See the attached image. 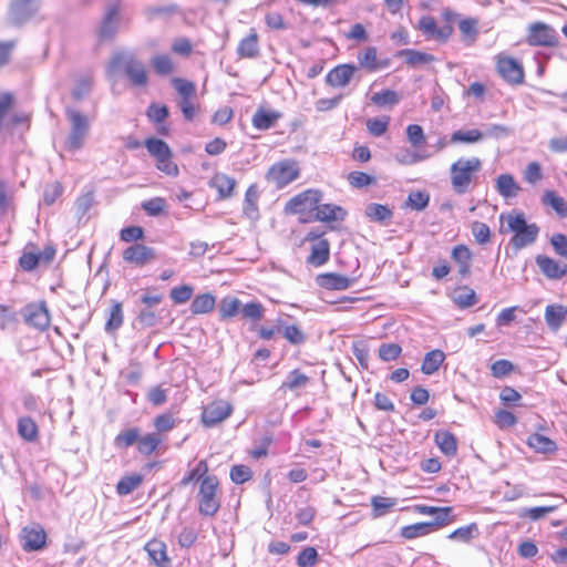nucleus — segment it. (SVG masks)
<instances>
[{"mask_svg":"<svg viewBox=\"0 0 567 567\" xmlns=\"http://www.w3.org/2000/svg\"><path fill=\"white\" fill-rule=\"evenodd\" d=\"M192 483L198 484V513L205 517H214L221 507L223 489L219 477L210 473L207 460H199L179 482L184 487Z\"/></svg>","mask_w":567,"mask_h":567,"instance_id":"nucleus-1","label":"nucleus"},{"mask_svg":"<svg viewBox=\"0 0 567 567\" xmlns=\"http://www.w3.org/2000/svg\"><path fill=\"white\" fill-rule=\"evenodd\" d=\"M499 221L498 233L501 235L512 234L509 246L514 251H519L536 243L540 229L535 223L529 224L523 212L503 213L499 216Z\"/></svg>","mask_w":567,"mask_h":567,"instance_id":"nucleus-2","label":"nucleus"},{"mask_svg":"<svg viewBox=\"0 0 567 567\" xmlns=\"http://www.w3.org/2000/svg\"><path fill=\"white\" fill-rule=\"evenodd\" d=\"M483 163L478 157H460L450 167L451 186L456 194L467 193L475 184Z\"/></svg>","mask_w":567,"mask_h":567,"instance_id":"nucleus-3","label":"nucleus"},{"mask_svg":"<svg viewBox=\"0 0 567 567\" xmlns=\"http://www.w3.org/2000/svg\"><path fill=\"white\" fill-rule=\"evenodd\" d=\"M155 434H141V430L136 426L122 430L114 437V445L117 449L125 450L135 445L138 454L151 456L158 452V440Z\"/></svg>","mask_w":567,"mask_h":567,"instance_id":"nucleus-4","label":"nucleus"},{"mask_svg":"<svg viewBox=\"0 0 567 567\" xmlns=\"http://www.w3.org/2000/svg\"><path fill=\"white\" fill-rule=\"evenodd\" d=\"M323 193L317 188H308L291 197L285 206V212L298 215L302 223L311 221L317 206L322 202Z\"/></svg>","mask_w":567,"mask_h":567,"instance_id":"nucleus-5","label":"nucleus"},{"mask_svg":"<svg viewBox=\"0 0 567 567\" xmlns=\"http://www.w3.org/2000/svg\"><path fill=\"white\" fill-rule=\"evenodd\" d=\"M303 245H308V256L306 264L316 268L324 266L330 260V241L326 237V231L318 227L311 228L302 239Z\"/></svg>","mask_w":567,"mask_h":567,"instance_id":"nucleus-6","label":"nucleus"},{"mask_svg":"<svg viewBox=\"0 0 567 567\" xmlns=\"http://www.w3.org/2000/svg\"><path fill=\"white\" fill-rule=\"evenodd\" d=\"M442 19L444 24L437 25V22L432 16H422L417 22V30L422 32L427 39H434L439 42H446L453 34V23L457 19V13L450 8L443 9Z\"/></svg>","mask_w":567,"mask_h":567,"instance_id":"nucleus-7","label":"nucleus"},{"mask_svg":"<svg viewBox=\"0 0 567 567\" xmlns=\"http://www.w3.org/2000/svg\"><path fill=\"white\" fill-rule=\"evenodd\" d=\"M144 146L155 159V166L159 172L172 177L179 174L178 165L173 161V152L165 141L157 137H147L144 141Z\"/></svg>","mask_w":567,"mask_h":567,"instance_id":"nucleus-8","label":"nucleus"},{"mask_svg":"<svg viewBox=\"0 0 567 567\" xmlns=\"http://www.w3.org/2000/svg\"><path fill=\"white\" fill-rule=\"evenodd\" d=\"M121 64L124 65L125 76L133 87H146L148 85V72L142 61L133 56L125 59L122 53H115L110 60V68L116 69Z\"/></svg>","mask_w":567,"mask_h":567,"instance_id":"nucleus-9","label":"nucleus"},{"mask_svg":"<svg viewBox=\"0 0 567 567\" xmlns=\"http://www.w3.org/2000/svg\"><path fill=\"white\" fill-rule=\"evenodd\" d=\"M300 176L298 161L286 158L274 163L266 173L268 183L275 185L278 189L286 187Z\"/></svg>","mask_w":567,"mask_h":567,"instance_id":"nucleus-10","label":"nucleus"},{"mask_svg":"<svg viewBox=\"0 0 567 567\" xmlns=\"http://www.w3.org/2000/svg\"><path fill=\"white\" fill-rule=\"evenodd\" d=\"M495 69L497 74L511 85H519L524 82L525 72L522 62L505 52L495 55Z\"/></svg>","mask_w":567,"mask_h":567,"instance_id":"nucleus-11","label":"nucleus"},{"mask_svg":"<svg viewBox=\"0 0 567 567\" xmlns=\"http://www.w3.org/2000/svg\"><path fill=\"white\" fill-rule=\"evenodd\" d=\"M234 412L233 404L224 399H215L207 403L200 414L205 427H214L227 420Z\"/></svg>","mask_w":567,"mask_h":567,"instance_id":"nucleus-12","label":"nucleus"},{"mask_svg":"<svg viewBox=\"0 0 567 567\" xmlns=\"http://www.w3.org/2000/svg\"><path fill=\"white\" fill-rule=\"evenodd\" d=\"M526 42L530 47L555 48L559 43L557 32L553 27L544 22L529 24Z\"/></svg>","mask_w":567,"mask_h":567,"instance_id":"nucleus-13","label":"nucleus"},{"mask_svg":"<svg viewBox=\"0 0 567 567\" xmlns=\"http://www.w3.org/2000/svg\"><path fill=\"white\" fill-rule=\"evenodd\" d=\"M66 114L71 123L68 146L70 150H79L83 146L84 140L90 130L87 117L75 110H70Z\"/></svg>","mask_w":567,"mask_h":567,"instance_id":"nucleus-14","label":"nucleus"},{"mask_svg":"<svg viewBox=\"0 0 567 567\" xmlns=\"http://www.w3.org/2000/svg\"><path fill=\"white\" fill-rule=\"evenodd\" d=\"M358 69L368 73H374L389 68L390 60L381 58L379 50L374 45H367L357 53Z\"/></svg>","mask_w":567,"mask_h":567,"instance_id":"nucleus-15","label":"nucleus"},{"mask_svg":"<svg viewBox=\"0 0 567 567\" xmlns=\"http://www.w3.org/2000/svg\"><path fill=\"white\" fill-rule=\"evenodd\" d=\"M24 321L40 331H44L50 327L51 316L45 301L32 302L23 309Z\"/></svg>","mask_w":567,"mask_h":567,"instance_id":"nucleus-16","label":"nucleus"},{"mask_svg":"<svg viewBox=\"0 0 567 567\" xmlns=\"http://www.w3.org/2000/svg\"><path fill=\"white\" fill-rule=\"evenodd\" d=\"M22 549L27 553L38 551L47 546V533L40 524L24 526L20 533Z\"/></svg>","mask_w":567,"mask_h":567,"instance_id":"nucleus-17","label":"nucleus"},{"mask_svg":"<svg viewBox=\"0 0 567 567\" xmlns=\"http://www.w3.org/2000/svg\"><path fill=\"white\" fill-rule=\"evenodd\" d=\"M358 66L353 63H342L332 68L326 75V84L333 89H341L349 85Z\"/></svg>","mask_w":567,"mask_h":567,"instance_id":"nucleus-18","label":"nucleus"},{"mask_svg":"<svg viewBox=\"0 0 567 567\" xmlns=\"http://www.w3.org/2000/svg\"><path fill=\"white\" fill-rule=\"evenodd\" d=\"M315 281L321 289L341 291L349 289L354 284L355 278L338 272H322L316 276Z\"/></svg>","mask_w":567,"mask_h":567,"instance_id":"nucleus-19","label":"nucleus"},{"mask_svg":"<svg viewBox=\"0 0 567 567\" xmlns=\"http://www.w3.org/2000/svg\"><path fill=\"white\" fill-rule=\"evenodd\" d=\"M122 256L127 264L143 267L156 258V252L152 247L144 244H135L124 249Z\"/></svg>","mask_w":567,"mask_h":567,"instance_id":"nucleus-20","label":"nucleus"},{"mask_svg":"<svg viewBox=\"0 0 567 567\" xmlns=\"http://www.w3.org/2000/svg\"><path fill=\"white\" fill-rule=\"evenodd\" d=\"M38 10L37 0H13L9 8L11 23L19 25L28 21Z\"/></svg>","mask_w":567,"mask_h":567,"instance_id":"nucleus-21","label":"nucleus"},{"mask_svg":"<svg viewBox=\"0 0 567 567\" xmlns=\"http://www.w3.org/2000/svg\"><path fill=\"white\" fill-rule=\"evenodd\" d=\"M146 116L156 126V132L163 136L171 135V127L166 123L169 111L165 104L151 103L146 110Z\"/></svg>","mask_w":567,"mask_h":567,"instance_id":"nucleus-22","label":"nucleus"},{"mask_svg":"<svg viewBox=\"0 0 567 567\" xmlns=\"http://www.w3.org/2000/svg\"><path fill=\"white\" fill-rule=\"evenodd\" d=\"M144 550L147 553L152 564H154L156 567L172 566V559L167 554V545L164 540L152 538L145 544Z\"/></svg>","mask_w":567,"mask_h":567,"instance_id":"nucleus-23","label":"nucleus"},{"mask_svg":"<svg viewBox=\"0 0 567 567\" xmlns=\"http://www.w3.org/2000/svg\"><path fill=\"white\" fill-rule=\"evenodd\" d=\"M347 215L348 213L343 207L336 204H322L320 202L311 221H320L323 224L343 221Z\"/></svg>","mask_w":567,"mask_h":567,"instance_id":"nucleus-24","label":"nucleus"},{"mask_svg":"<svg viewBox=\"0 0 567 567\" xmlns=\"http://www.w3.org/2000/svg\"><path fill=\"white\" fill-rule=\"evenodd\" d=\"M179 421L175 417V415L171 411H165L161 414H157L153 419V432H148L147 434H155L158 440V450L163 445L165 441V434L173 431Z\"/></svg>","mask_w":567,"mask_h":567,"instance_id":"nucleus-25","label":"nucleus"},{"mask_svg":"<svg viewBox=\"0 0 567 567\" xmlns=\"http://www.w3.org/2000/svg\"><path fill=\"white\" fill-rule=\"evenodd\" d=\"M536 264L542 274L551 280H559L567 274V264L556 261L546 255L536 256Z\"/></svg>","mask_w":567,"mask_h":567,"instance_id":"nucleus-26","label":"nucleus"},{"mask_svg":"<svg viewBox=\"0 0 567 567\" xmlns=\"http://www.w3.org/2000/svg\"><path fill=\"white\" fill-rule=\"evenodd\" d=\"M210 188H214L218 193V199L224 200L230 198L235 194L237 182L234 177L217 172L208 182Z\"/></svg>","mask_w":567,"mask_h":567,"instance_id":"nucleus-27","label":"nucleus"},{"mask_svg":"<svg viewBox=\"0 0 567 567\" xmlns=\"http://www.w3.org/2000/svg\"><path fill=\"white\" fill-rule=\"evenodd\" d=\"M236 54L239 59H256L260 55L259 35L256 29H250L237 45Z\"/></svg>","mask_w":567,"mask_h":567,"instance_id":"nucleus-28","label":"nucleus"},{"mask_svg":"<svg viewBox=\"0 0 567 567\" xmlns=\"http://www.w3.org/2000/svg\"><path fill=\"white\" fill-rule=\"evenodd\" d=\"M451 258L458 266V274L461 276H470L473 254L466 245L460 244L454 246L451 251Z\"/></svg>","mask_w":567,"mask_h":567,"instance_id":"nucleus-29","label":"nucleus"},{"mask_svg":"<svg viewBox=\"0 0 567 567\" xmlns=\"http://www.w3.org/2000/svg\"><path fill=\"white\" fill-rule=\"evenodd\" d=\"M281 113L277 111L267 110L265 107H258L255 114L251 117V124L255 128L259 131H266L276 125L279 118H281Z\"/></svg>","mask_w":567,"mask_h":567,"instance_id":"nucleus-30","label":"nucleus"},{"mask_svg":"<svg viewBox=\"0 0 567 567\" xmlns=\"http://www.w3.org/2000/svg\"><path fill=\"white\" fill-rule=\"evenodd\" d=\"M434 443L447 457H453L457 453V440L455 435L447 430L436 431L434 434Z\"/></svg>","mask_w":567,"mask_h":567,"instance_id":"nucleus-31","label":"nucleus"},{"mask_svg":"<svg viewBox=\"0 0 567 567\" xmlns=\"http://www.w3.org/2000/svg\"><path fill=\"white\" fill-rule=\"evenodd\" d=\"M545 321L554 332L558 331L567 317V308L563 305H548L545 308Z\"/></svg>","mask_w":567,"mask_h":567,"instance_id":"nucleus-32","label":"nucleus"},{"mask_svg":"<svg viewBox=\"0 0 567 567\" xmlns=\"http://www.w3.org/2000/svg\"><path fill=\"white\" fill-rule=\"evenodd\" d=\"M259 189L256 184L250 185L245 193L243 212L245 216L248 217L249 219L255 220L259 216Z\"/></svg>","mask_w":567,"mask_h":567,"instance_id":"nucleus-33","label":"nucleus"},{"mask_svg":"<svg viewBox=\"0 0 567 567\" xmlns=\"http://www.w3.org/2000/svg\"><path fill=\"white\" fill-rule=\"evenodd\" d=\"M216 306V297L210 292L196 295L190 303V312L194 316L210 313Z\"/></svg>","mask_w":567,"mask_h":567,"instance_id":"nucleus-34","label":"nucleus"},{"mask_svg":"<svg viewBox=\"0 0 567 567\" xmlns=\"http://www.w3.org/2000/svg\"><path fill=\"white\" fill-rule=\"evenodd\" d=\"M17 431L19 436L27 442H37L39 440V426L30 416L18 419Z\"/></svg>","mask_w":567,"mask_h":567,"instance_id":"nucleus-35","label":"nucleus"},{"mask_svg":"<svg viewBox=\"0 0 567 567\" xmlns=\"http://www.w3.org/2000/svg\"><path fill=\"white\" fill-rule=\"evenodd\" d=\"M241 310V301L231 296L224 297L218 306L219 320L228 321L236 317Z\"/></svg>","mask_w":567,"mask_h":567,"instance_id":"nucleus-36","label":"nucleus"},{"mask_svg":"<svg viewBox=\"0 0 567 567\" xmlns=\"http://www.w3.org/2000/svg\"><path fill=\"white\" fill-rule=\"evenodd\" d=\"M278 328L282 337L292 346H300L306 342L307 336L302 328L297 324H286L278 321Z\"/></svg>","mask_w":567,"mask_h":567,"instance_id":"nucleus-37","label":"nucleus"},{"mask_svg":"<svg viewBox=\"0 0 567 567\" xmlns=\"http://www.w3.org/2000/svg\"><path fill=\"white\" fill-rule=\"evenodd\" d=\"M526 443L537 453L548 454L557 450V444L553 440L539 433L530 434Z\"/></svg>","mask_w":567,"mask_h":567,"instance_id":"nucleus-38","label":"nucleus"},{"mask_svg":"<svg viewBox=\"0 0 567 567\" xmlns=\"http://www.w3.org/2000/svg\"><path fill=\"white\" fill-rule=\"evenodd\" d=\"M496 190L503 197H515L520 190L519 185L511 174H501L496 178Z\"/></svg>","mask_w":567,"mask_h":567,"instance_id":"nucleus-39","label":"nucleus"},{"mask_svg":"<svg viewBox=\"0 0 567 567\" xmlns=\"http://www.w3.org/2000/svg\"><path fill=\"white\" fill-rule=\"evenodd\" d=\"M445 360V354L440 349H434L424 355L421 371L426 375L435 373Z\"/></svg>","mask_w":567,"mask_h":567,"instance_id":"nucleus-40","label":"nucleus"},{"mask_svg":"<svg viewBox=\"0 0 567 567\" xmlns=\"http://www.w3.org/2000/svg\"><path fill=\"white\" fill-rule=\"evenodd\" d=\"M542 203L545 206L551 207L560 218L567 217V202L555 190H545Z\"/></svg>","mask_w":567,"mask_h":567,"instance_id":"nucleus-41","label":"nucleus"},{"mask_svg":"<svg viewBox=\"0 0 567 567\" xmlns=\"http://www.w3.org/2000/svg\"><path fill=\"white\" fill-rule=\"evenodd\" d=\"M399 55L405 58V63L409 66L415 68L423 64H429L435 61V56L426 53L421 52L413 49H405L399 52Z\"/></svg>","mask_w":567,"mask_h":567,"instance_id":"nucleus-42","label":"nucleus"},{"mask_svg":"<svg viewBox=\"0 0 567 567\" xmlns=\"http://www.w3.org/2000/svg\"><path fill=\"white\" fill-rule=\"evenodd\" d=\"M372 507V517L379 518L389 514L396 505L393 497L373 496L370 501Z\"/></svg>","mask_w":567,"mask_h":567,"instance_id":"nucleus-43","label":"nucleus"},{"mask_svg":"<svg viewBox=\"0 0 567 567\" xmlns=\"http://www.w3.org/2000/svg\"><path fill=\"white\" fill-rule=\"evenodd\" d=\"M144 481V476L140 473L123 476L116 484V493L120 496H126L135 491Z\"/></svg>","mask_w":567,"mask_h":567,"instance_id":"nucleus-44","label":"nucleus"},{"mask_svg":"<svg viewBox=\"0 0 567 567\" xmlns=\"http://www.w3.org/2000/svg\"><path fill=\"white\" fill-rule=\"evenodd\" d=\"M370 100L377 107H392L400 102L401 97L396 91L385 89L373 93Z\"/></svg>","mask_w":567,"mask_h":567,"instance_id":"nucleus-45","label":"nucleus"},{"mask_svg":"<svg viewBox=\"0 0 567 567\" xmlns=\"http://www.w3.org/2000/svg\"><path fill=\"white\" fill-rule=\"evenodd\" d=\"M310 378L299 369L289 372L287 380L282 382L280 389L285 391H296L303 389L309 383Z\"/></svg>","mask_w":567,"mask_h":567,"instance_id":"nucleus-46","label":"nucleus"},{"mask_svg":"<svg viewBox=\"0 0 567 567\" xmlns=\"http://www.w3.org/2000/svg\"><path fill=\"white\" fill-rule=\"evenodd\" d=\"M458 29L462 40L467 44H473L478 34V20L476 18H465L458 22Z\"/></svg>","mask_w":567,"mask_h":567,"instance_id":"nucleus-47","label":"nucleus"},{"mask_svg":"<svg viewBox=\"0 0 567 567\" xmlns=\"http://www.w3.org/2000/svg\"><path fill=\"white\" fill-rule=\"evenodd\" d=\"M453 301L458 308L466 309L477 303V296L472 288L462 286L455 289Z\"/></svg>","mask_w":567,"mask_h":567,"instance_id":"nucleus-48","label":"nucleus"},{"mask_svg":"<svg viewBox=\"0 0 567 567\" xmlns=\"http://www.w3.org/2000/svg\"><path fill=\"white\" fill-rule=\"evenodd\" d=\"M390 122L391 117L389 115L370 117L365 121V127L372 136L380 137L389 131Z\"/></svg>","mask_w":567,"mask_h":567,"instance_id":"nucleus-49","label":"nucleus"},{"mask_svg":"<svg viewBox=\"0 0 567 567\" xmlns=\"http://www.w3.org/2000/svg\"><path fill=\"white\" fill-rule=\"evenodd\" d=\"M433 530V524L427 522H420L401 528V536L405 539H414L417 537L426 536Z\"/></svg>","mask_w":567,"mask_h":567,"instance_id":"nucleus-50","label":"nucleus"},{"mask_svg":"<svg viewBox=\"0 0 567 567\" xmlns=\"http://www.w3.org/2000/svg\"><path fill=\"white\" fill-rule=\"evenodd\" d=\"M151 65L154 72L159 76H166L174 72L175 64L167 54H156L151 59Z\"/></svg>","mask_w":567,"mask_h":567,"instance_id":"nucleus-51","label":"nucleus"},{"mask_svg":"<svg viewBox=\"0 0 567 567\" xmlns=\"http://www.w3.org/2000/svg\"><path fill=\"white\" fill-rule=\"evenodd\" d=\"M365 215L372 221L383 223L385 220H390L393 213L386 205L372 203L367 206Z\"/></svg>","mask_w":567,"mask_h":567,"instance_id":"nucleus-52","label":"nucleus"},{"mask_svg":"<svg viewBox=\"0 0 567 567\" xmlns=\"http://www.w3.org/2000/svg\"><path fill=\"white\" fill-rule=\"evenodd\" d=\"M28 247H32L33 250L24 249L18 262L22 270L32 271L39 266L42 255L39 250L35 249L33 244H30Z\"/></svg>","mask_w":567,"mask_h":567,"instance_id":"nucleus-53","label":"nucleus"},{"mask_svg":"<svg viewBox=\"0 0 567 567\" xmlns=\"http://www.w3.org/2000/svg\"><path fill=\"white\" fill-rule=\"evenodd\" d=\"M172 85L181 96V101L194 100L196 97V85L194 82L182 78H174Z\"/></svg>","mask_w":567,"mask_h":567,"instance_id":"nucleus-54","label":"nucleus"},{"mask_svg":"<svg viewBox=\"0 0 567 567\" xmlns=\"http://www.w3.org/2000/svg\"><path fill=\"white\" fill-rule=\"evenodd\" d=\"M484 137V134L476 128L473 130H458L452 133L451 135V143L457 144V143H464V144H473L482 141Z\"/></svg>","mask_w":567,"mask_h":567,"instance_id":"nucleus-55","label":"nucleus"},{"mask_svg":"<svg viewBox=\"0 0 567 567\" xmlns=\"http://www.w3.org/2000/svg\"><path fill=\"white\" fill-rule=\"evenodd\" d=\"M93 86V76L85 74L75 80L74 87L72 90V97L75 101L83 100L91 91Z\"/></svg>","mask_w":567,"mask_h":567,"instance_id":"nucleus-56","label":"nucleus"},{"mask_svg":"<svg viewBox=\"0 0 567 567\" xmlns=\"http://www.w3.org/2000/svg\"><path fill=\"white\" fill-rule=\"evenodd\" d=\"M405 135L410 145L414 148L423 147L426 144V136L423 127L419 124L408 125L405 128Z\"/></svg>","mask_w":567,"mask_h":567,"instance_id":"nucleus-57","label":"nucleus"},{"mask_svg":"<svg viewBox=\"0 0 567 567\" xmlns=\"http://www.w3.org/2000/svg\"><path fill=\"white\" fill-rule=\"evenodd\" d=\"M254 476L252 470L245 464H236L230 467L229 477L233 483L241 485L249 482Z\"/></svg>","mask_w":567,"mask_h":567,"instance_id":"nucleus-58","label":"nucleus"},{"mask_svg":"<svg viewBox=\"0 0 567 567\" xmlns=\"http://www.w3.org/2000/svg\"><path fill=\"white\" fill-rule=\"evenodd\" d=\"M123 323V308L122 302L120 301H113L107 321L105 323V330L106 331H113L118 329Z\"/></svg>","mask_w":567,"mask_h":567,"instance_id":"nucleus-59","label":"nucleus"},{"mask_svg":"<svg viewBox=\"0 0 567 567\" xmlns=\"http://www.w3.org/2000/svg\"><path fill=\"white\" fill-rule=\"evenodd\" d=\"M478 534V528L475 523H472L467 526H462L453 530L449 538L453 540H458L462 543H468L472 538H474Z\"/></svg>","mask_w":567,"mask_h":567,"instance_id":"nucleus-60","label":"nucleus"},{"mask_svg":"<svg viewBox=\"0 0 567 567\" xmlns=\"http://www.w3.org/2000/svg\"><path fill=\"white\" fill-rule=\"evenodd\" d=\"M471 233L478 245H486L491 241L492 231L489 227L482 221H474L471 225Z\"/></svg>","mask_w":567,"mask_h":567,"instance_id":"nucleus-61","label":"nucleus"},{"mask_svg":"<svg viewBox=\"0 0 567 567\" xmlns=\"http://www.w3.org/2000/svg\"><path fill=\"white\" fill-rule=\"evenodd\" d=\"M141 206L148 216H159L166 213V202L162 197L144 200Z\"/></svg>","mask_w":567,"mask_h":567,"instance_id":"nucleus-62","label":"nucleus"},{"mask_svg":"<svg viewBox=\"0 0 567 567\" xmlns=\"http://www.w3.org/2000/svg\"><path fill=\"white\" fill-rule=\"evenodd\" d=\"M93 205L94 197L92 193L83 194L76 198L74 203V209L79 221L86 216V214L93 207Z\"/></svg>","mask_w":567,"mask_h":567,"instance_id":"nucleus-63","label":"nucleus"},{"mask_svg":"<svg viewBox=\"0 0 567 567\" xmlns=\"http://www.w3.org/2000/svg\"><path fill=\"white\" fill-rule=\"evenodd\" d=\"M348 183L353 188H363L368 187L375 183V178L370 176L369 174L360 171H353L347 176Z\"/></svg>","mask_w":567,"mask_h":567,"instance_id":"nucleus-64","label":"nucleus"}]
</instances>
